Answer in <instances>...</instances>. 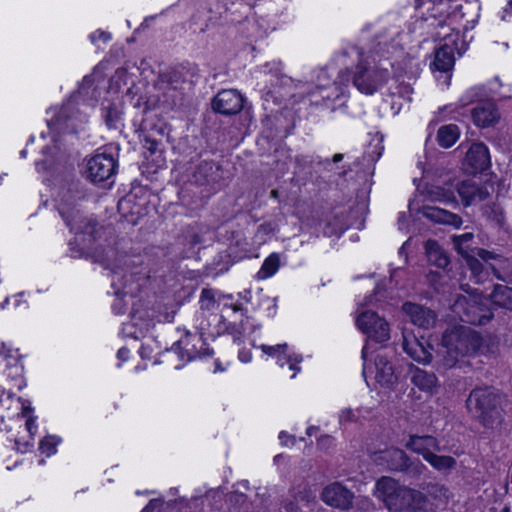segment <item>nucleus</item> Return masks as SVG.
Returning <instances> with one entry per match:
<instances>
[{"label": "nucleus", "instance_id": "obj_1", "mask_svg": "<svg viewBox=\"0 0 512 512\" xmlns=\"http://www.w3.org/2000/svg\"><path fill=\"white\" fill-rule=\"evenodd\" d=\"M461 289L466 295L458 296L451 310L454 317L463 322L474 325L487 323L493 316L488 303L512 310V288L510 287L496 285L489 299H483L478 289H471L468 284H462Z\"/></svg>", "mask_w": 512, "mask_h": 512}, {"label": "nucleus", "instance_id": "obj_2", "mask_svg": "<svg viewBox=\"0 0 512 512\" xmlns=\"http://www.w3.org/2000/svg\"><path fill=\"white\" fill-rule=\"evenodd\" d=\"M396 46L387 41H378L368 52L359 53L352 81L357 90L365 95H373L388 79L391 55Z\"/></svg>", "mask_w": 512, "mask_h": 512}, {"label": "nucleus", "instance_id": "obj_3", "mask_svg": "<svg viewBox=\"0 0 512 512\" xmlns=\"http://www.w3.org/2000/svg\"><path fill=\"white\" fill-rule=\"evenodd\" d=\"M375 496L392 512H422L431 509L425 493L402 485L391 477H382L376 482Z\"/></svg>", "mask_w": 512, "mask_h": 512}, {"label": "nucleus", "instance_id": "obj_4", "mask_svg": "<svg viewBox=\"0 0 512 512\" xmlns=\"http://www.w3.org/2000/svg\"><path fill=\"white\" fill-rule=\"evenodd\" d=\"M494 348V340L482 339L477 332L467 326H457L447 330L443 335V362L445 366L452 367L460 357L474 352L488 353Z\"/></svg>", "mask_w": 512, "mask_h": 512}, {"label": "nucleus", "instance_id": "obj_5", "mask_svg": "<svg viewBox=\"0 0 512 512\" xmlns=\"http://www.w3.org/2000/svg\"><path fill=\"white\" fill-rule=\"evenodd\" d=\"M466 405L469 412L479 418L485 426L492 425L501 417L500 398L491 390H473L466 401Z\"/></svg>", "mask_w": 512, "mask_h": 512}, {"label": "nucleus", "instance_id": "obj_6", "mask_svg": "<svg viewBox=\"0 0 512 512\" xmlns=\"http://www.w3.org/2000/svg\"><path fill=\"white\" fill-rule=\"evenodd\" d=\"M369 345L365 344L362 349L363 359V375L366 377L368 372L374 373L375 380L382 387H392L398 381V373L395 369L394 363L387 352L380 349L376 352L374 362L372 365L368 364Z\"/></svg>", "mask_w": 512, "mask_h": 512}, {"label": "nucleus", "instance_id": "obj_7", "mask_svg": "<svg viewBox=\"0 0 512 512\" xmlns=\"http://www.w3.org/2000/svg\"><path fill=\"white\" fill-rule=\"evenodd\" d=\"M473 238V234L468 232L462 235H457L453 237V242L460 254H462L466 258L467 265L471 271L473 278L475 279V283H479L482 281L483 274V264L481 261L488 263L490 260H496L498 255L479 249L477 251V255L479 257L476 258L468 253V250L465 249L464 243L470 241Z\"/></svg>", "mask_w": 512, "mask_h": 512}, {"label": "nucleus", "instance_id": "obj_8", "mask_svg": "<svg viewBox=\"0 0 512 512\" xmlns=\"http://www.w3.org/2000/svg\"><path fill=\"white\" fill-rule=\"evenodd\" d=\"M357 327L376 342H385L390 338V328L387 321L373 311H364L356 318Z\"/></svg>", "mask_w": 512, "mask_h": 512}, {"label": "nucleus", "instance_id": "obj_9", "mask_svg": "<svg viewBox=\"0 0 512 512\" xmlns=\"http://www.w3.org/2000/svg\"><path fill=\"white\" fill-rule=\"evenodd\" d=\"M355 495L340 482L326 485L321 492V500L328 506L346 511L352 508Z\"/></svg>", "mask_w": 512, "mask_h": 512}, {"label": "nucleus", "instance_id": "obj_10", "mask_svg": "<svg viewBox=\"0 0 512 512\" xmlns=\"http://www.w3.org/2000/svg\"><path fill=\"white\" fill-rule=\"evenodd\" d=\"M115 173V160L111 155L100 153L88 159L85 174L92 182H103Z\"/></svg>", "mask_w": 512, "mask_h": 512}, {"label": "nucleus", "instance_id": "obj_11", "mask_svg": "<svg viewBox=\"0 0 512 512\" xmlns=\"http://www.w3.org/2000/svg\"><path fill=\"white\" fill-rule=\"evenodd\" d=\"M259 348L264 354L276 359L280 367L288 365L289 369L294 372L291 375L292 379L295 378L297 372L300 371L298 364L302 362V357L293 352L286 343L277 345L262 344Z\"/></svg>", "mask_w": 512, "mask_h": 512}, {"label": "nucleus", "instance_id": "obj_12", "mask_svg": "<svg viewBox=\"0 0 512 512\" xmlns=\"http://www.w3.org/2000/svg\"><path fill=\"white\" fill-rule=\"evenodd\" d=\"M329 78L328 70H321L318 75L319 84L314 93H318L323 100H336L343 95L344 88L349 81V76L346 73H340L339 80H335L332 83L328 82Z\"/></svg>", "mask_w": 512, "mask_h": 512}, {"label": "nucleus", "instance_id": "obj_13", "mask_svg": "<svg viewBox=\"0 0 512 512\" xmlns=\"http://www.w3.org/2000/svg\"><path fill=\"white\" fill-rule=\"evenodd\" d=\"M243 96L235 89L220 91L213 99L212 107L225 115L237 114L243 108Z\"/></svg>", "mask_w": 512, "mask_h": 512}, {"label": "nucleus", "instance_id": "obj_14", "mask_svg": "<svg viewBox=\"0 0 512 512\" xmlns=\"http://www.w3.org/2000/svg\"><path fill=\"white\" fill-rule=\"evenodd\" d=\"M204 343L202 335L187 333L171 349V352L178 354L181 360L191 361L202 354Z\"/></svg>", "mask_w": 512, "mask_h": 512}, {"label": "nucleus", "instance_id": "obj_15", "mask_svg": "<svg viewBox=\"0 0 512 512\" xmlns=\"http://www.w3.org/2000/svg\"><path fill=\"white\" fill-rule=\"evenodd\" d=\"M405 447L412 452L421 455L426 461L434 452H439L440 444L432 435H410Z\"/></svg>", "mask_w": 512, "mask_h": 512}, {"label": "nucleus", "instance_id": "obj_16", "mask_svg": "<svg viewBox=\"0 0 512 512\" xmlns=\"http://www.w3.org/2000/svg\"><path fill=\"white\" fill-rule=\"evenodd\" d=\"M464 165L470 172L483 171L490 165L489 150L483 143H473L466 153Z\"/></svg>", "mask_w": 512, "mask_h": 512}, {"label": "nucleus", "instance_id": "obj_17", "mask_svg": "<svg viewBox=\"0 0 512 512\" xmlns=\"http://www.w3.org/2000/svg\"><path fill=\"white\" fill-rule=\"evenodd\" d=\"M403 349L415 361L428 364L432 360V348L414 336L403 334Z\"/></svg>", "mask_w": 512, "mask_h": 512}, {"label": "nucleus", "instance_id": "obj_18", "mask_svg": "<svg viewBox=\"0 0 512 512\" xmlns=\"http://www.w3.org/2000/svg\"><path fill=\"white\" fill-rule=\"evenodd\" d=\"M374 461L379 465L385 466L390 470H406L408 468L409 458L405 452L399 448H389L375 454Z\"/></svg>", "mask_w": 512, "mask_h": 512}, {"label": "nucleus", "instance_id": "obj_19", "mask_svg": "<svg viewBox=\"0 0 512 512\" xmlns=\"http://www.w3.org/2000/svg\"><path fill=\"white\" fill-rule=\"evenodd\" d=\"M403 311L416 326L430 328L436 322L435 313L424 306L407 302L403 305Z\"/></svg>", "mask_w": 512, "mask_h": 512}, {"label": "nucleus", "instance_id": "obj_20", "mask_svg": "<svg viewBox=\"0 0 512 512\" xmlns=\"http://www.w3.org/2000/svg\"><path fill=\"white\" fill-rule=\"evenodd\" d=\"M410 380L414 387L427 395L431 396L438 391L439 381L432 372L420 368H412Z\"/></svg>", "mask_w": 512, "mask_h": 512}, {"label": "nucleus", "instance_id": "obj_21", "mask_svg": "<svg viewBox=\"0 0 512 512\" xmlns=\"http://www.w3.org/2000/svg\"><path fill=\"white\" fill-rule=\"evenodd\" d=\"M472 118L477 126L485 128L497 123L500 114L493 102L484 101L472 110Z\"/></svg>", "mask_w": 512, "mask_h": 512}, {"label": "nucleus", "instance_id": "obj_22", "mask_svg": "<svg viewBox=\"0 0 512 512\" xmlns=\"http://www.w3.org/2000/svg\"><path fill=\"white\" fill-rule=\"evenodd\" d=\"M59 212L65 220L66 224L75 233H92L94 231V227L91 225V223H88L82 219L78 210L70 208L66 204H60Z\"/></svg>", "mask_w": 512, "mask_h": 512}, {"label": "nucleus", "instance_id": "obj_23", "mask_svg": "<svg viewBox=\"0 0 512 512\" xmlns=\"http://www.w3.org/2000/svg\"><path fill=\"white\" fill-rule=\"evenodd\" d=\"M457 191L465 206H469L484 200L488 196V191L479 187L474 181L466 180L461 182Z\"/></svg>", "mask_w": 512, "mask_h": 512}, {"label": "nucleus", "instance_id": "obj_24", "mask_svg": "<svg viewBox=\"0 0 512 512\" xmlns=\"http://www.w3.org/2000/svg\"><path fill=\"white\" fill-rule=\"evenodd\" d=\"M424 489L426 491L425 496L428 498L431 505V509L426 512L434 511L435 507L438 505H446L453 497L449 487L438 482L428 483Z\"/></svg>", "mask_w": 512, "mask_h": 512}, {"label": "nucleus", "instance_id": "obj_25", "mask_svg": "<svg viewBox=\"0 0 512 512\" xmlns=\"http://www.w3.org/2000/svg\"><path fill=\"white\" fill-rule=\"evenodd\" d=\"M72 102L64 104L59 110L53 109L50 112L53 114L52 118L47 121L50 130L57 129V126L65 125L66 128H70L68 122H72L77 119V115L74 111ZM74 125H71V129H74Z\"/></svg>", "mask_w": 512, "mask_h": 512}, {"label": "nucleus", "instance_id": "obj_26", "mask_svg": "<svg viewBox=\"0 0 512 512\" xmlns=\"http://www.w3.org/2000/svg\"><path fill=\"white\" fill-rule=\"evenodd\" d=\"M423 215L431 221L448 224L455 228H459L462 224V219L458 215L438 207H424Z\"/></svg>", "mask_w": 512, "mask_h": 512}, {"label": "nucleus", "instance_id": "obj_27", "mask_svg": "<svg viewBox=\"0 0 512 512\" xmlns=\"http://www.w3.org/2000/svg\"><path fill=\"white\" fill-rule=\"evenodd\" d=\"M454 62V49L445 44L436 51L433 65L439 71L448 72L453 68Z\"/></svg>", "mask_w": 512, "mask_h": 512}, {"label": "nucleus", "instance_id": "obj_28", "mask_svg": "<svg viewBox=\"0 0 512 512\" xmlns=\"http://www.w3.org/2000/svg\"><path fill=\"white\" fill-rule=\"evenodd\" d=\"M425 250L428 261L435 266L445 268L448 265L449 259L436 241L428 240L425 243Z\"/></svg>", "mask_w": 512, "mask_h": 512}, {"label": "nucleus", "instance_id": "obj_29", "mask_svg": "<svg viewBox=\"0 0 512 512\" xmlns=\"http://www.w3.org/2000/svg\"><path fill=\"white\" fill-rule=\"evenodd\" d=\"M460 131L458 126L454 124L444 125L439 128L437 140L441 147L450 148L458 140Z\"/></svg>", "mask_w": 512, "mask_h": 512}, {"label": "nucleus", "instance_id": "obj_30", "mask_svg": "<svg viewBox=\"0 0 512 512\" xmlns=\"http://www.w3.org/2000/svg\"><path fill=\"white\" fill-rule=\"evenodd\" d=\"M280 267V255L271 253L263 262L260 270L257 272L258 280H265L277 273Z\"/></svg>", "mask_w": 512, "mask_h": 512}, {"label": "nucleus", "instance_id": "obj_31", "mask_svg": "<svg viewBox=\"0 0 512 512\" xmlns=\"http://www.w3.org/2000/svg\"><path fill=\"white\" fill-rule=\"evenodd\" d=\"M252 327V323H250L249 319L246 317L245 319H241L240 324L236 322L230 323L228 331L232 335L234 342L240 344L243 342V339L248 338Z\"/></svg>", "mask_w": 512, "mask_h": 512}, {"label": "nucleus", "instance_id": "obj_32", "mask_svg": "<svg viewBox=\"0 0 512 512\" xmlns=\"http://www.w3.org/2000/svg\"><path fill=\"white\" fill-rule=\"evenodd\" d=\"M426 461L431 467L440 472L453 469L456 465L455 458L447 455H438L437 452H434Z\"/></svg>", "mask_w": 512, "mask_h": 512}, {"label": "nucleus", "instance_id": "obj_33", "mask_svg": "<svg viewBox=\"0 0 512 512\" xmlns=\"http://www.w3.org/2000/svg\"><path fill=\"white\" fill-rule=\"evenodd\" d=\"M122 109L120 104H111L104 108L103 117L109 128H118L121 121Z\"/></svg>", "mask_w": 512, "mask_h": 512}, {"label": "nucleus", "instance_id": "obj_34", "mask_svg": "<svg viewBox=\"0 0 512 512\" xmlns=\"http://www.w3.org/2000/svg\"><path fill=\"white\" fill-rule=\"evenodd\" d=\"M428 199L432 202L450 203L455 201L454 193L442 187H431L427 192Z\"/></svg>", "mask_w": 512, "mask_h": 512}, {"label": "nucleus", "instance_id": "obj_35", "mask_svg": "<svg viewBox=\"0 0 512 512\" xmlns=\"http://www.w3.org/2000/svg\"><path fill=\"white\" fill-rule=\"evenodd\" d=\"M200 307L203 310L213 311L217 306L216 292L212 289L205 288L200 295Z\"/></svg>", "mask_w": 512, "mask_h": 512}, {"label": "nucleus", "instance_id": "obj_36", "mask_svg": "<svg viewBox=\"0 0 512 512\" xmlns=\"http://www.w3.org/2000/svg\"><path fill=\"white\" fill-rule=\"evenodd\" d=\"M61 439L54 435H49L40 441L39 449L46 456L54 455L57 451V446Z\"/></svg>", "mask_w": 512, "mask_h": 512}, {"label": "nucleus", "instance_id": "obj_37", "mask_svg": "<svg viewBox=\"0 0 512 512\" xmlns=\"http://www.w3.org/2000/svg\"><path fill=\"white\" fill-rule=\"evenodd\" d=\"M25 427H26L27 432L30 435V440L26 441L24 443L23 448H21L20 443L18 441H16V445L18 446L17 449L20 450L21 452H26L30 447L33 446V444H32L33 437L37 431V424H36L35 418L34 417L26 418Z\"/></svg>", "mask_w": 512, "mask_h": 512}, {"label": "nucleus", "instance_id": "obj_38", "mask_svg": "<svg viewBox=\"0 0 512 512\" xmlns=\"http://www.w3.org/2000/svg\"><path fill=\"white\" fill-rule=\"evenodd\" d=\"M482 94V88L480 87H472L468 89L465 94L460 98L459 102L461 106H467L471 102H473L475 99L480 97Z\"/></svg>", "mask_w": 512, "mask_h": 512}, {"label": "nucleus", "instance_id": "obj_39", "mask_svg": "<svg viewBox=\"0 0 512 512\" xmlns=\"http://www.w3.org/2000/svg\"><path fill=\"white\" fill-rule=\"evenodd\" d=\"M144 148L146 149L145 155L153 156L155 154L163 152V149L161 148V144L158 141L148 138V137L145 138V140H144Z\"/></svg>", "mask_w": 512, "mask_h": 512}, {"label": "nucleus", "instance_id": "obj_40", "mask_svg": "<svg viewBox=\"0 0 512 512\" xmlns=\"http://www.w3.org/2000/svg\"><path fill=\"white\" fill-rule=\"evenodd\" d=\"M145 158L148 164H152L154 166V171L163 168L166 165V159L164 157V152L155 154L153 156L145 155Z\"/></svg>", "mask_w": 512, "mask_h": 512}, {"label": "nucleus", "instance_id": "obj_41", "mask_svg": "<svg viewBox=\"0 0 512 512\" xmlns=\"http://www.w3.org/2000/svg\"><path fill=\"white\" fill-rule=\"evenodd\" d=\"M358 413L351 409H343L339 414L341 424L357 421Z\"/></svg>", "mask_w": 512, "mask_h": 512}, {"label": "nucleus", "instance_id": "obj_42", "mask_svg": "<svg viewBox=\"0 0 512 512\" xmlns=\"http://www.w3.org/2000/svg\"><path fill=\"white\" fill-rule=\"evenodd\" d=\"M96 261L102 263L106 268L111 269L114 273H117V269L120 268L116 263L112 262L109 255L105 257H98L96 258Z\"/></svg>", "mask_w": 512, "mask_h": 512}, {"label": "nucleus", "instance_id": "obj_43", "mask_svg": "<svg viewBox=\"0 0 512 512\" xmlns=\"http://www.w3.org/2000/svg\"><path fill=\"white\" fill-rule=\"evenodd\" d=\"M92 42H95L97 40H102L103 42H107L111 39L110 34L103 32V31H96L95 33L91 34L90 36Z\"/></svg>", "mask_w": 512, "mask_h": 512}, {"label": "nucleus", "instance_id": "obj_44", "mask_svg": "<svg viewBox=\"0 0 512 512\" xmlns=\"http://www.w3.org/2000/svg\"><path fill=\"white\" fill-rule=\"evenodd\" d=\"M239 360L243 363H249L252 360V353L249 349H241L238 353Z\"/></svg>", "mask_w": 512, "mask_h": 512}, {"label": "nucleus", "instance_id": "obj_45", "mask_svg": "<svg viewBox=\"0 0 512 512\" xmlns=\"http://www.w3.org/2000/svg\"><path fill=\"white\" fill-rule=\"evenodd\" d=\"M279 439L285 446L293 445L295 441L294 437L287 434L286 432H280Z\"/></svg>", "mask_w": 512, "mask_h": 512}, {"label": "nucleus", "instance_id": "obj_46", "mask_svg": "<svg viewBox=\"0 0 512 512\" xmlns=\"http://www.w3.org/2000/svg\"><path fill=\"white\" fill-rule=\"evenodd\" d=\"M129 350L127 348H120L117 352V358L121 361V362H124L126 361L128 358H129Z\"/></svg>", "mask_w": 512, "mask_h": 512}, {"label": "nucleus", "instance_id": "obj_47", "mask_svg": "<svg viewBox=\"0 0 512 512\" xmlns=\"http://www.w3.org/2000/svg\"><path fill=\"white\" fill-rule=\"evenodd\" d=\"M31 413H32L31 406L23 404L21 416L24 417V418L33 417L31 415Z\"/></svg>", "mask_w": 512, "mask_h": 512}, {"label": "nucleus", "instance_id": "obj_48", "mask_svg": "<svg viewBox=\"0 0 512 512\" xmlns=\"http://www.w3.org/2000/svg\"><path fill=\"white\" fill-rule=\"evenodd\" d=\"M36 169L39 172L42 171V170H46L47 169L46 160L42 161V162H37L36 163Z\"/></svg>", "mask_w": 512, "mask_h": 512}, {"label": "nucleus", "instance_id": "obj_49", "mask_svg": "<svg viewBox=\"0 0 512 512\" xmlns=\"http://www.w3.org/2000/svg\"><path fill=\"white\" fill-rule=\"evenodd\" d=\"M340 233L341 232L330 231L329 226L326 227L325 230H324V234L327 235V236H332L333 234L339 235Z\"/></svg>", "mask_w": 512, "mask_h": 512}, {"label": "nucleus", "instance_id": "obj_50", "mask_svg": "<svg viewBox=\"0 0 512 512\" xmlns=\"http://www.w3.org/2000/svg\"><path fill=\"white\" fill-rule=\"evenodd\" d=\"M4 349V344L0 341V353L3 351ZM4 395V389L2 387H0V401L2 400V397Z\"/></svg>", "mask_w": 512, "mask_h": 512}, {"label": "nucleus", "instance_id": "obj_51", "mask_svg": "<svg viewBox=\"0 0 512 512\" xmlns=\"http://www.w3.org/2000/svg\"><path fill=\"white\" fill-rule=\"evenodd\" d=\"M342 159H343V154H341V153H337L333 156V161L335 163L340 162Z\"/></svg>", "mask_w": 512, "mask_h": 512}, {"label": "nucleus", "instance_id": "obj_52", "mask_svg": "<svg viewBox=\"0 0 512 512\" xmlns=\"http://www.w3.org/2000/svg\"><path fill=\"white\" fill-rule=\"evenodd\" d=\"M148 349L147 346L143 345L140 349V354L143 358H145V351Z\"/></svg>", "mask_w": 512, "mask_h": 512}, {"label": "nucleus", "instance_id": "obj_53", "mask_svg": "<svg viewBox=\"0 0 512 512\" xmlns=\"http://www.w3.org/2000/svg\"><path fill=\"white\" fill-rule=\"evenodd\" d=\"M9 303V298H6L2 303H1V309H5L6 306L8 305Z\"/></svg>", "mask_w": 512, "mask_h": 512}, {"label": "nucleus", "instance_id": "obj_54", "mask_svg": "<svg viewBox=\"0 0 512 512\" xmlns=\"http://www.w3.org/2000/svg\"><path fill=\"white\" fill-rule=\"evenodd\" d=\"M231 310L234 314H237L238 312H241V309L238 306L231 307Z\"/></svg>", "mask_w": 512, "mask_h": 512}, {"label": "nucleus", "instance_id": "obj_55", "mask_svg": "<svg viewBox=\"0 0 512 512\" xmlns=\"http://www.w3.org/2000/svg\"><path fill=\"white\" fill-rule=\"evenodd\" d=\"M151 505H152V502H150V504H149V505H147V506L142 510V512H150V507H151Z\"/></svg>", "mask_w": 512, "mask_h": 512}, {"label": "nucleus", "instance_id": "obj_56", "mask_svg": "<svg viewBox=\"0 0 512 512\" xmlns=\"http://www.w3.org/2000/svg\"><path fill=\"white\" fill-rule=\"evenodd\" d=\"M20 304H21V300L16 299L14 302V307L17 308L20 306Z\"/></svg>", "mask_w": 512, "mask_h": 512}, {"label": "nucleus", "instance_id": "obj_57", "mask_svg": "<svg viewBox=\"0 0 512 512\" xmlns=\"http://www.w3.org/2000/svg\"><path fill=\"white\" fill-rule=\"evenodd\" d=\"M276 313V305L273 304V311L269 312V315L273 316Z\"/></svg>", "mask_w": 512, "mask_h": 512}, {"label": "nucleus", "instance_id": "obj_58", "mask_svg": "<svg viewBox=\"0 0 512 512\" xmlns=\"http://www.w3.org/2000/svg\"><path fill=\"white\" fill-rule=\"evenodd\" d=\"M499 512H510V508L508 506H505L502 510Z\"/></svg>", "mask_w": 512, "mask_h": 512}, {"label": "nucleus", "instance_id": "obj_59", "mask_svg": "<svg viewBox=\"0 0 512 512\" xmlns=\"http://www.w3.org/2000/svg\"><path fill=\"white\" fill-rule=\"evenodd\" d=\"M313 429H314L313 427H309V428L307 429V433H308V435H311V434H312Z\"/></svg>", "mask_w": 512, "mask_h": 512}, {"label": "nucleus", "instance_id": "obj_60", "mask_svg": "<svg viewBox=\"0 0 512 512\" xmlns=\"http://www.w3.org/2000/svg\"><path fill=\"white\" fill-rule=\"evenodd\" d=\"M430 1H431V2H433V3H439V4H441L444 0H430Z\"/></svg>", "mask_w": 512, "mask_h": 512}, {"label": "nucleus", "instance_id": "obj_61", "mask_svg": "<svg viewBox=\"0 0 512 512\" xmlns=\"http://www.w3.org/2000/svg\"><path fill=\"white\" fill-rule=\"evenodd\" d=\"M508 8H509L510 10H512V0H509V2H508Z\"/></svg>", "mask_w": 512, "mask_h": 512}, {"label": "nucleus", "instance_id": "obj_62", "mask_svg": "<svg viewBox=\"0 0 512 512\" xmlns=\"http://www.w3.org/2000/svg\"><path fill=\"white\" fill-rule=\"evenodd\" d=\"M489 512H499V510H497L496 508H491Z\"/></svg>", "mask_w": 512, "mask_h": 512}, {"label": "nucleus", "instance_id": "obj_63", "mask_svg": "<svg viewBox=\"0 0 512 512\" xmlns=\"http://www.w3.org/2000/svg\"><path fill=\"white\" fill-rule=\"evenodd\" d=\"M25 154H26V151H24V150H23V151H21V155H22L23 157L25 156Z\"/></svg>", "mask_w": 512, "mask_h": 512}, {"label": "nucleus", "instance_id": "obj_64", "mask_svg": "<svg viewBox=\"0 0 512 512\" xmlns=\"http://www.w3.org/2000/svg\"><path fill=\"white\" fill-rule=\"evenodd\" d=\"M510 92L511 93L507 95L508 97H512V90Z\"/></svg>", "mask_w": 512, "mask_h": 512}]
</instances>
